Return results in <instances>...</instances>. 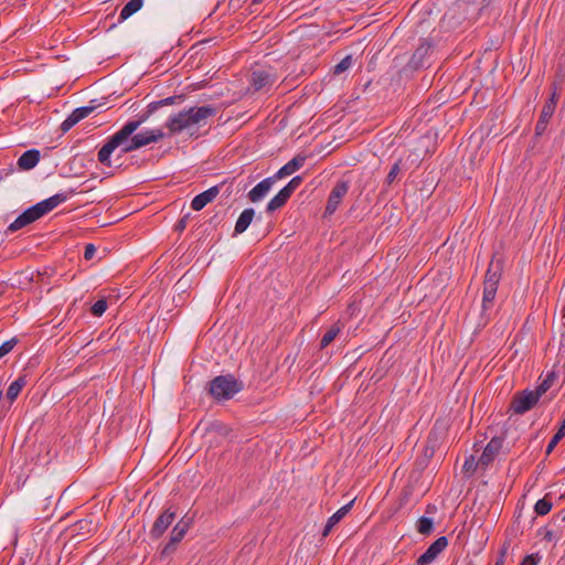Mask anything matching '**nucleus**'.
Wrapping results in <instances>:
<instances>
[{"label":"nucleus","mask_w":565,"mask_h":565,"mask_svg":"<svg viewBox=\"0 0 565 565\" xmlns=\"http://www.w3.org/2000/svg\"><path fill=\"white\" fill-rule=\"evenodd\" d=\"M217 114V109L211 105L194 106L171 116L166 126L170 135L186 132L190 137L201 136V129L205 128L209 119Z\"/></svg>","instance_id":"f257e3e1"},{"label":"nucleus","mask_w":565,"mask_h":565,"mask_svg":"<svg viewBox=\"0 0 565 565\" xmlns=\"http://www.w3.org/2000/svg\"><path fill=\"white\" fill-rule=\"evenodd\" d=\"M243 387V382L236 380L233 375H218L210 381L209 393L216 401H226L241 392Z\"/></svg>","instance_id":"f03ea898"},{"label":"nucleus","mask_w":565,"mask_h":565,"mask_svg":"<svg viewBox=\"0 0 565 565\" xmlns=\"http://www.w3.org/2000/svg\"><path fill=\"white\" fill-rule=\"evenodd\" d=\"M501 279V268L499 265L494 266L490 263L489 268L486 273L483 281V297H482V310L487 311L492 307V302L495 298L498 285Z\"/></svg>","instance_id":"7ed1b4c3"},{"label":"nucleus","mask_w":565,"mask_h":565,"mask_svg":"<svg viewBox=\"0 0 565 565\" xmlns=\"http://www.w3.org/2000/svg\"><path fill=\"white\" fill-rule=\"evenodd\" d=\"M134 139L132 137L126 138L120 142L114 143V135L108 139V141L99 149L97 158L100 163L104 166H110V156L111 153L120 147L121 153H129L137 150V147H132Z\"/></svg>","instance_id":"20e7f679"},{"label":"nucleus","mask_w":565,"mask_h":565,"mask_svg":"<svg viewBox=\"0 0 565 565\" xmlns=\"http://www.w3.org/2000/svg\"><path fill=\"white\" fill-rule=\"evenodd\" d=\"M540 398V395L534 390H524L513 396L510 403V409L514 414L523 415L524 413L532 409L537 404Z\"/></svg>","instance_id":"39448f33"},{"label":"nucleus","mask_w":565,"mask_h":565,"mask_svg":"<svg viewBox=\"0 0 565 565\" xmlns=\"http://www.w3.org/2000/svg\"><path fill=\"white\" fill-rule=\"evenodd\" d=\"M302 183V177L296 175L294 177L287 185H285L267 204L266 211L271 213L276 210L282 207L292 193L300 186Z\"/></svg>","instance_id":"423d86ee"},{"label":"nucleus","mask_w":565,"mask_h":565,"mask_svg":"<svg viewBox=\"0 0 565 565\" xmlns=\"http://www.w3.org/2000/svg\"><path fill=\"white\" fill-rule=\"evenodd\" d=\"M349 191V182L348 181H339L330 192L328 198L327 206H326V215H332L337 209L339 207L342 199Z\"/></svg>","instance_id":"0eeeda50"},{"label":"nucleus","mask_w":565,"mask_h":565,"mask_svg":"<svg viewBox=\"0 0 565 565\" xmlns=\"http://www.w3.org/2000/svg\"><path fill=\"white\" fill-rule=\"evenodd\" d=\"M448 539L446 536L438 537L429 547L417 558V565H429L437 556L447 547Z\"/></svg>","instance_id":"6e6552de"},{"label":"nucleus","mask_w":565,"mask_h":565,"mask_svg":"<svg viewBox=\"0 0 565 565\" xmlns=\"http://www.w3.org/2000/svg\"><path fill=\"white\" fill-rule=\"evenodd\" d=\"M175 519V512L171 511V509H167L163 511L154 521L151 530L150 537L157 540L162 536V534L167 531V529L172 524Z\"/></svg>","instance_id":"1a4fd4ad"},{"label":"nucleus","mask_w":565,"mask_h":565,"mask_svg":"<svg viewBox=\"0 0 565 565\" xmlns=\"http://www.w3.org/2000/svg\"><path fill=\"white\" fill-rule=\"evenodd\" d=\"M502 446H503L502 437L491 438V440L488 443V445L483 449V452L478 460V465H480L483 468H487L494 460V458L499 455Z\"/></svg>","instance_id":"9d476101"},{"label":"nucleus","mask_w":565,"mask_h":565,"mask_svg":"<svg viewBox=\"0 0 565 565\" xmlns=\"http://www.w3.org/2000/svg\"><path fill=\"white\" fill-rule=\"evenodd\" d=\"M276 82L275 74L265 68H256L252 72L250 84L255 90L271 86Z\"/></svg>","instance_id":"9b49d317"},{"label":"nucleus","mask_w":565,"mask_h":565,"mask_svg":"<svg viewBox=\"0 0 565 565\" xmlns=\"http://www.w3.org/2000/svg\"><path fill=\"white\" fill-rule=\"evenodd\" d=\"M41 214L39 213L35 205L26 209L22 214H20L9 226V232H15L18 230H21L25 227L26 225L38 221L41 218Z\"/></svg>","instance_id":"f8f14e48"},{"label":"nucleus","mask_w":565,"mask_h":565,"mask_svg":"<svg viewBox=\"0 0 565 565\" xmlns=\"http://www.w3.org/2000/svg\"><path fill=\"white\" fill-rule=\"evenodd\" d=\"M164 132L161 129H151L138 132L132 136L134 145L132 147H137V149H140L145 146H148L153 142H158L162 138H164Z\"/></svg>","instance_id":"ddd939ff"},{"label":"nucleus","mask_w":565,"mask_h":565,"mask_svg":"<svg viewBox=\"0 0 565 565\" xmlns=\"http://www.w3.org/2000/svg\"><path fill=\"white\" fill-rule=\"evenodd\" d=\"M95 110V106H84L76 108L72 111V114L61 124L62 132H67L71 128H73L77 122L82 119L89 116Z\"/></svg>","instance_id":"4468645a"},{"label":"nucleus","mask_w":565,"mask_h":565,"mask_svg":"<svg viewBox=\"0 0 565 565\" xmlns=\"http://www.w3.org/2000/svg\"><path fill=\"white\" fill-rule=\"evenodd\" d=\"M222 184L214 185L206 191L195 195L191 202L194 211H201L206 204L211 203L220 193Z\"/></svg>","instance_id":"2eb2a0df"},{"label":"nucleus","mask_w":565,"mask_h":565,"mask_svg":"<svg viewBox=\"0 0 565 565\" xmlns=\"http://www.w3.org/2000/svg\"><path fill=\"white\" fill-rule=\"evenodd\" d=\"M276 182L274 177H269L256 184L248 193V199L256 203L263 200Z\"/></svg>","instance_id":"dca6fc26"},{"label":"nucleus","mask_w":565,"mask_h":565,"mask_svg":"<svg viewBox=\"0 0 565 565\" xmlns=\"http://www.w3.org/2000/svg\"><path fill=\"white\" fill-rule=\"evenodd\" d=\"M70 198L68 193H56L53 196L45 199L35 204L41 216H44L46 213L51 212L58 204L65 202Z\"/></svg>","instance_id":"f3484780"},{"label":"nucleus","mask_w":565,"mask_h":565,"mask_svg":"<svg viewBox=\"0 0 565 565\" xmlns=\"http://www.w3.org/2000/svg\"><path fill=\"white\" fill-rule=\"evenodd\" d=\"M305 161L306 157L298 154L295 158H292L289 162H287L284 167H281L273 177L277 181L287 175H290L298 171L300 168H302Z\"/></svg>","instance_id":"a211bd4d"},{"label":"nucleus","mask_w":565,"mask_h":565,"mask_svg":"<svg viewBox=\"0 0 565 565\" xmlns=\"http://www.w3.org/2000/svg\"><path fill=\"white\" fill-rule=\"evenodd\" d=\"M40 161V151L36 149H31L25 151L18 160V167L21 170H30L33 169L38 162Z\"/></svg>","instance_id":"6ab92c4d"},{"label":"nucleus","mask_w":565,"mask_h":565,"mask_svg":"<svg viewBox=\"0 0 565 565\" xmlns=\"http://www.w3.org/2000/svg\"><path fill=\"white\" fill-rule=\"evenodd\" d=\"M141 126L138 119L127 121L117 132L114 134V143L132 137L134 132Z\"/></svg>","instance_id":"aec40b11"},{"label":"nucleus","mask_w":565,"mask_h":565,"mask_svg":"<svg viewBox=\"0 0 565 565\" xmlns=\"http://www.w3.org/2000/svg\"><path fill=\"white\" fill-rule=\"evenodd\" d=\"M254 216H255L254 209H252V207L245 209L241 213V215L238 216V218L236 221L235 228H234L235 234L244 233L247 230V227L250 225Z\"/></svg>","instance_id":"412c9836"},{"label":"nucleus","mask_w":565,"mask_h":565,"mask_svg":"<svg viewBox=\"0 0 565 565\" xmlns=\"http://www.w3.org/2000/svg\"><path fill=\"white\" fill-rule=\"evenodd\" d=\"M28 384V376L26 374H21L15 381H13L8 391H7V398L12 403L17 399L19 394L21 393L22 388Z\"/></svg>","instance_id":"4be33fe9"},{"label":"nucleus","mask_w":565,"mask_h":565,"mask_svg":"<svg viewBox=\"0 0 565 565\" xmlns=\"http://www.w3.org/2000/svg\"><path fill=\"white\" fill-rule=\"evenodd\" d=\"M184 535L183 532L173 527L170 534V541L163 546L161 554L167 556L173 553L177 548V544L183 540Z\"/></svg>","instance_id":"5701e85b"},{"label":"nucleus","mask_w":565,"mask_h":565,"mask_svg":"<svg viewBox=\"0 0 565 565\" xmlns=\"http://www.w3.org/2000/svg\"><path fill=\"white\" fill-rule=\"evenodd\" d=\"M431 49V45L430 43L428 42H423L416 50L415 52L413 53V56H412V60H411V63L415 66V67H420L423 66V63H424V58L428 55L429 51Z\"/></svg>","instance_id":"b1692460"},{"label":"nucleus","mask_w":565,"mask_h":565,"mask_svg":"<svg viewBox=\"0 0 565 565\" xmlns=\"http://www.w3.org/2000/svg\"><path fill=\"white\" fill-rule=\"evenodd\" d=\"M143 6V0H129L119 13V21L122 22L138 12Z\"/></svg>","instance_id":"393cba45"},{"label":"nucleus","mask_w":565,"mask_h":565,"mask_svg":"<svg viewBox=\"0 0 565 565\" xmlns=\"http://www.w3.org/2000/svg\"><path fill=\"white\" fill-rule=\"evenodd\" d=\"M557 99H558V97H557L556 92H553V94L551 95L548 100L545 102V104L542 108L540 119H542L546 122H550V119L552 118V116L555 111Z\"/></svg>","instance_id":"a878e982"},{"label":"nucleus","mask_w":565,"mask_h":565,"mask_svg":"<svg viewBox=\"0 0 565 565\" xmlns=\"http://www.w3.org/2000/svg\"><path fill=\"white\" fill-rule=\"evenodd\" d=\"M342 326L337 322L330 327V329L322 335L320 341V349L327 348L341 332Z\"/></svg>","instance_id":"bb28decb"},{"label":"nucleus","mask_w":565,"mask_h":565,"mask_svg":"<svg viewBox=\"0 0 565 565\" xmlns=\"http://www.w3.org/2000/svg\"><path fill=\"white\" fill-rule=\"evenodd\" d=\"M553 507V503L550 499V493H547L544 498L540 499L535 505L534 511L537 515H545L547 514Z\"/></svg>","instance_id":"cd10ccee"},{"label":"nucleus","mask_w":565,"mask_h":565,"mask_svg":"<svg viewBox=\"0 0 565 565\" xmlns=\"http://www.w3.org/2000/svg\"><path fill=\"white\" fill-rule=\"evenodd\" d=\"M416 529H417L418 533H420L423 535L430 534L434 530L433 519L427 518V516L419 518L417 521V524H416Z\"/></svg>","instance_id":"c85d7f7f"},{"label":"nucleus","mask_w":565,"mask_h":565,"mask_svg":"<svg viewBox=\"0 0 565 565\" xmlns=\"http://www.w3.org/2000/svg\"><path fill=\"white\" fill-rule=\"evenodd\" d=\"M565 436V418L562 422L561 427L555 433V435L550 440L547 447H546V455H550L554 448L557 446V444L564 438Z\"/></svg>","instance_id":"c756f323"},{"label":"nucleus","mask_w":565,"mask_h":565,"mask_svg":"<svg viewBox=\"0 0 565 565\" xmlns=\"http://www.w3.org/2000/svg\"><path fill=\"white\" fill-rule=\"evenodd\" d=\"M354 503V500H351L348 504L343 505L341 509H339L335 513H333L328 521L335 525L338 524L352 509V505Z\"/></svg>","instance_id":"7c9ffc66"},{"label":"nucleus","mask_w":565,"mask_h":565,"mask_svg":"<svg viewBox=\"0 0 565 565\" xmlns=\"http://www.w3.org/2000/svg\"><path fill=\"white\" fill-rule=\"evenodd\" d=\"M351 65H352V56L348 55L334 66L333 74L339 75V74L345 72L347 70H349Z\"/></svg>","instance_id":"2f4dec72"},{"label":"nucleus","mask_w":565,"mask_h":565,"mask_svg":"<svg viewBox=\"0 0 565 565\" xmlns=\"http://www.w3.org/2000/svg\"><path fill=\"white\" fill-rule=\"evenodd\" d=\"M554 374L551 373L546 376V379L534 390L540 397L548 391V388L553 385Z\"/></svg>","instance_id":"473e14b6"},{"label":"nucleus","mask_w":565,"mask_h":565,"mask_svg":"<svg viewBox=\"0 0 565 565\" xmlns=\"http://www.w3.org/2000/svg\"><path fill=\"white\" fill-rule=\"evenodd\" d=\"M107 310V301L106 299L97 300L90 308L92 313L95 317H100Z\"/></svg>","instance_id":"72a5a7b5"},{"label":"nucleus","mask_w":565,"mask_h":565,"mask_svg":"<svg viewBox=\"0 0 565 565\" xmlns=\"http://www.w3.org/2000/svg\"><path fill=\"white\" fill-rule=\"evenodd\" d=\"M18 343L17 338H12L0 345V359L10 353L15 344Z\"/></svg>","instance_id":"f704fd0d"},{"label":"nucleus","mask_w":565,"mask_h":565,"mask_svg":"<svg viewBox=\"0 0 565 565\" xmlns=\"http://www.w3.org/2000/svg\"><path fill=\"white\" fill-rule=\"evenodd\" d=\"M157 110V107L153 103H150L147 107V110L138 116V120L142 125L145 121L148 120V118Z\"/></svg>","instance_id":"c9c22d12"},{"label":"nucleus","mask_w":565,"mask_h":565,"mask_svg":"<svg viewBox=\"0 0 565 565\" xmlns=\"http://www.w3.org/2000/svg\"><path fill=\"white\" fill-rule=\"evenodd\" d=\"M399 162L394 163L386 177L387 185H391L395 181L397 174L399 173Z\"/></svg>","instance_id":"e433bc0d"},{"label":"nucleus","mask_w":565,"mask_h":565,"mask_svg":"<svg viewBox=\"0 0 565 565\" xmlns=\"http://www.w3.org/2000/svg\"><path fill=\"white\" fill-rule=\"evenodd\" d=\"M178 98H180V96L167 97L164 99H161V100H158V102H153V104L157 107V109H159L162 106L174 104L175 99H178Z\"/></svg>","instance_id":"4c0bfd02"},{"label":"nucleus","mask_w":565,"mask_h":565,"mask_svg":"<svg viewBox=\"0 0 565 565\" xmlns=\"http://www.w3.org/2000/svg\"><path fill=\"white\" fill-rule=\"evenodd\" d=\"M478 466H479L478 461L475 462V458H473V456H471L470 458L466 459L465 465H463V469L466 471L473 472L477 469Z\"/></svg>","instance_id":"58836bf2"},{"label":"nucleus","mask_w":565,"mask_h":565,"mask_svg":"<svg viewBox=\"0 0 565 565\" xmlns=\"http://www.w3.org/2000/svg\"><path fill=\"white\" fill-rule=\"evenodd\" d=\"M190 524L191 520L182 519L174 525V527L186 534L188 530L190 529Z\"/></svg>","instance_id":"ea45409f"},{"label":"nucleus","mask_w":565,"mask_h":565,"mask_svg":"<svg viewBox=\"0 0 565 565\" xmlns=\"http://www.w3.org/2000/svg\"><path fill=\"white\" fill-rule=\"evenodd\" d=\"M547 125L548 122L542 120L539 118L537 122H536V126H535V135L536 136H541L544 134V131L546 130L547 128Z\"/></svg>","instance_id":"a19ab883"},{"label":"nucleus","mask_w":565,"mask_h":565,"mask_svg":"<svg viewBox=\"0 0 565 565\" xmlns=\"http://www.w3.org/2000/svg\"><path fill=\"white\" fill-rule=\"evenodd\" d=\"M95 253H96L95 246L93 244H87L85 246V250H84V258L86 260H90L94 257Z\"/></svg>","instance_id":"79ce46f5"},{"label":"nucleus","mask_w":565,"mask_h":565,"mask_svg":"<svg viewBox=\"0 0 565 565\" xmlns=\"http://www.w3.org/2000/svg\"><path fill=\"white\" fill-rule=\"evenodd\" d=\"M537 563L539 558L535 555L531 554L526 555L520 565H537Z\"/></svg>","instance_id":"37998d69"},{"label":"nucleus","mask_w":565,"mask_h":565,"mask_svg":"<svg viewBox=\"0 0 565 565\" xmlns=\"http://www.w3.org/2000/svg\"><path fill=\"white\" fill-rule=\"evenodd\" d=\"M507 546H503V548L500 552L499 557L497 558L494 565H504L505 563V554H507Z\"/></svg>","instance_id":"c03bdc74"},{"label":"nucleus","mask_w":565,"mask_h":565,"mask_svg":"<svg viewBox=\"0 0 565 565\" xmlns=\"http://www.w3.org/2000/svg\"><path fill=\"white\" fill-rule=\"evenodd\" d=\"M333 526H334L333 524H331L329 521H327V524L324 525V529L322 531V536L327 537L330 534V532L332 531Z\"/></svg>","instance_id":"a18cd8bd"},{"label":"nucleus","mask_w":565,"mask_h":565,"mask_svg":"<svg viewBox=\"0 0 565 565\" xmlns=\"http://www.w3.org/2000/svg\"><path fill=\"white\" fill-rule=\"evenodd\" d=\"M186 226V217L181 218L177 224V230L183 231Z\"/></svg>","instance_id":"49530a36"},{"label":"nucleus","mask_w":565,"mask_h":565,"mask_svg":"<svg viewBox=\"0 0 565 565\" xmlns=\"http://www.w3.org/2000/svg\"><path fill=\"white\" fill-rule=\"evenodd\" d=\"M544 539L547 540V541H552L553 540V532L552 531H547L545 533Z\"/></svg>","instance_id":"de8ad7c7"},{"label":"nucleus","mask_w":565,"mask_h":565,"mask_svg":"<svg viewBox=\"0 0 565 565\" xmlns=\"http://www.w3.org/2000/svg\"><path fill=\"white\" fill-rule=\"evenodd\" d=\"M263 1H264V0H253V3H254V4H259V3H262Z\"/></svg>","instance_id":"09e8293b"},{"label":"nucleus","mask_w":565,"mask_h":565,"mask_svg":"<svg viewBox=\"0 0 565 565\" xmlns=\"http://www.w3.org/2000/svg\"><path fill=\"white\" fill-rule=\"evenodd\" d=\"M565 499V492L563 494H561L559 497V500H564Z\"/></svg>","instance_id":"8fccbe9b"},{"label":"nucleus","mask_w":565,"mask_h":565,"mask_svg":"<svg viewBox=\"0 0 565 565\" xmlns=\"http://www.w3.org/2000/svg\"><path fill=\"white\" fill-rule=\"evenodd\" d=\"M563 520L565 521V514H564V518H563Z\"/></svg>","instance_id":"3c124183"}]
</instances>
